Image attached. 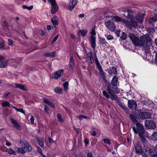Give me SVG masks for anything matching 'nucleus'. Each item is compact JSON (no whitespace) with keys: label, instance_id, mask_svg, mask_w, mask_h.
Masks as SVG:
<instances>
[{"label":"nucleus","instance_id":"nucleus-31","mask_svg":"<svg viewBox=\"0 0 157 157\" xmlns=\"http://www.w3.org/2000/svg\"><path fill=\"white\" fill-rule=\"evenodd\" d=\"M129 117L133 122L136 124L137 122V121L135 117L132 114H131L129 115Z\"/></svg>","mask_w":157,"mask_h":157},{"label":"nucleus","instance_id":"nucleus-9","mask_svg":"<svg viewBox=\"0 0 157 157\" xmlns=\"http://www.w3.org/2000/svg\"><path fill=\"white\" fill-rule=\"evenodd\" d=\"M90 44L92 48L94 50H95L96 47V37L95 36H91L89 40Z\"/></svg>","mask_w":157,"mask_h":157},{"label":"nucleus","instance_id":"nucleus-27","mask_svg":"<svg viewBox=\"0 0 157 157\" xmlns=\"http://www.w3.org/2000/svg\"><path fill=\"white\" fill-rule=\"evenodd\" d=\"M44 101L45 103H46L47 104L49 105L52 107L55 108V106L54 104L51 102L49 101L47 99L44 98Z\"/></svg>","mask_w":157,"mask_h":157},{"label":"nucleus","instance_id":"nucleus-32","mask_svg":"<svg viewBox=\"0 0 157 157\" xmlns=\"http://www.w3.org/2000/svg\"><path fill=\"white\" fill-rule=\"evenodd\" d=\"M145 151L146 152H148L149 154H150L151 155L152 153H155V151L151 148H150L149 147H147L145 148Z\"/></svg>","mask_w":157,"mask_h":157},{"label":"nucleus","instance_id":"nucleus-44","mask_svg":"<svg viewBox=\"0 0 157 157\" xmlns=\"http://www.w3.org/2000/svg\"><path fill=\"white\" fill-rule=\"evenodd\" d=\"M106 38L108 40H111L114 39L113 36L110 35H107L106 36Z\"/></svg>","mask_w":157,"mask_h":157},{"label":"nucleus","instance_id":"nucleus-4","mask_svg":"<svg viewBox=\"0 0 157 157\" xmlns=\"http://www.w3.org/2000/svg\"><path fill=\"white\" fill-rule=\"evenodd\" d=\"M107 89L109 94L111 95H112L113 93L117 94L120 92L117 86L113 84H109L107 87Z\"/></svg>","mask_w":157,"mask_h":157},{"label":"nucleus","instance_id":"nucleus-46","mask_svg":"<svg viewBox=\"0 0 157 157\" xmlns=\"http://www.w3.org/2000/svg\"><path fill=\"white\" fill-rule=\"evenodd\" d=\"M15 109L17 111L19 112L25 114V112L22 109H18L17 107H15Z\"/></svg>","mask_w":157,"mask_h":157},{"label":"nucleus","instance_id":"nucleus-10","mask_svg":"<svg viewBox=\"0 0 157 157\" xmlns=\"http://www.w3.org/2000/svg\"><path fill=\"white\" fill-rule=\"evenodd\" d=\"M127 28L132 29V28H135L137 26V23L134 20L128 21L127 22Z\"/></svg>","mask_w":157,"mask_h":157},{"label":"nucleus","instance_id":"nucleus-22","mask_svg":"<svg viewBox=\"0 0 157 157\" xmlns=\"http://www.w3.org/2000/svg\"><path fill=\"white\" fill-rule=\"evenodd\" d=\"M94 54L95 56V63H96L97 68H98L100 72V71L103 70V69L102 68L101 66L100 63L98 61V60L96 56V54L95 52L94 53Z\"/></svg>","mask_w":157,"mask_h":157},{"label":"nucleus","instance_id":"nucleus-14","mask_svg":"<svg viewBox=\"0 0 157 157\" xmlns=\"http://www.w3.org/2000/svg\"><path fill=\"white\" fill-rule=\"evenodd\" d=\"M22 146L23 148L28 151L31 152L32 151V147L29 144L25 141L22 143Z\"/></svg>","mask_w":157,"mask_h":157},{"label":"nucleus","instance_id":"nucleus-61","mask_svg":"<svg viewBox=\"0 0 157 157\" xmlns=\"http://www.w3.org/2000/svg\"><path fill=\"white\" fill-rule=\"evenodd\" d=\"M48 2L50 3L51 4L56 3L55 0H48Z\"/></svg>","mask_w":157,"mask_h":157},{"label":"nucleus","instance_id":"nucleus-50","mask_svg":"<svg viewBox=\"0 0 157 157\" xmlns=\"http://www.w3.org/2000/svg\"><path fill=\"white\" fill-rule=\"evenodd\" d=\"M4 43L3 41L0 42V49L1 50L3 49L4 48Z\"/></svg>","mask_w":157,"mask_h":157},{"label":"nucleus","instance_id":"nucleus-25","mask_svg":"<svg viewBox=\"0 0 157 157\" xmlns=\"http://www.w3.org/2000/svg\"><path fill=\"white\" fill-rule=\"evenodd\" d=\"M15 87L17 88H19L21 90H26V89L25 87L22 84H20L15 83L14 84Z\"/></svg>","mask_w":157,"mask_h":157},{"label":"nucleus","instance_id":"nucleus-49","mask_svg":"<svg viewBox=\"0 0 157 157\" xmlns=\"http://www.w3.org/2000/svg\"><path fill=\"white\" fill-rule=\"evenodd\" d=\"M57 117L59 121H60L61 122H63V119H62L61 115L59 114H57Z\"/></svg>","mask_w":157,"mask_h":157},{"label":"nucleus","instance_id":"nucleus-3","mask_svg":"<svg viewBox=\"0 0 157 157\" xmlns=\"http://www.w3.org/2000/svg\"><path fill=\"white\" fill-rule=\"evenodd\" d=\"M136 128L133 127L132 130L135 133L138 134L139 136L142 135L145 133L144 127L140 123H137L136 124Z\"/></svg>","mask_w":157,"mask_h":157},{"label":"nucleus","instance_id":"nucleus-18","mask_svg":"<svg viewBox=\"0 0 157 157\" xmlns=\"http://www.w3.org/2000/svg\"><path fill=\"white\" fill-rule=\"evenodd\" d=\"M11 123L14 126L17 130H21V128L18 122L14 119L11 118L10 119Z\"/></svg>","mask_w":157,"mask_h":157},{"label":"nucleus","instance_id":"nucleus-47","mask_svg":"<svg viewBox=\"0 0 157 157\" xmlns=\"http://www.w3.org/2000/svg\"><path fill=\"white\" fill-rule=\"evenodd\" d=\"M157 21L156 17H153L151 18L149 20V22L151 23L153 21L155 22Z\"/></svg>","mask_w":157,"mask_h":157},{"label":"nucleus","instance_id":"nucleus-13","mask_svg":"<svg viewBox=\"0 0 157 157\" xmlns=\"http://www.w3.org/2000/svg\"><path fill=\"white\" fill-rule=\"evenodd\" d=\"M63 72V70L62 69H61L59 70L58 71L53 73L52 74L53 78L55 79H58L59 78L61 77Z\"/></svg>","mask_w":157,"mask_h":157},{"label":"nucleus","instance_id":"nucleus-35","mask_svg":"<svg viewBox=\"0 0 157 157\" xmlns=\"http://www.w3.org/2000/svg\"><path fill=\"white\" fill-rule=\"evenodd\" d=\"M36 140L38 142L39 145L42 147H44V145L43 141L42 139L39 138H36Z\"/></svg>","mask_w":157,"mask_h":157},{"label":"nucleus","instance_id":"nucleus-26","mask_svg":"<svg viewBox=\"0 0 157 157\" xmlns=\"http://www.w3.org/2000/svg\"><path fill=\"white\" fill-rule=\"evenodd\" d=\"M8 62V60H5L4 62L1 61L0 62V68H5L7 67V64Z\"/></svg>","mask_w":157,"mask_h":157},{"label":"nucleus","instance_id":"nucleus-34","mask_svg":"<svg viewBox=\"0 0 157 157\" xmlns=\"http://www.w3.org/2000/svg\"><path fill=\"white\" fill-rule=\"evenodd\" d=\"M87 32V30L86 29L80 30L78 31V33H80L83 36H84Z\"/></svg>","mask_w":157,"mask_h":157},{"label":"nucleus","instance_id":"nucleus-12","mask_svg":"<svg viewBox=\"0 0 157 157\" xmlns=\"http://www.w3.org/2000/svg\"><path fill=\"white\" fill-rule=\"evenodd\" d=\"M77 2L78 0H71L69 3V10L70 11L72 10L76 5Z\"/></svg>","mask_w":157,"mask_h":157},{"label":"nucleus","instance_id":"nucleus-43","mask_svg":"<svg viewBox=\"0 0 157 157\" xmlns=\"http://www.w3.org/2000/svg\"><path fill=\"white\" fill-rule=\"evenodd\" d=\"M119 105L124 110L127 109V107L123 103L120 102L119 103Z\"/></svg>","mask_w":157,"mask_h":157},{"label":"nucleus","instance_id":"nucleus-29","mask_svg":"<svg viewBox=\"0 0 157 157\" xmlns=\"http://www.w3.org/2000/svg\"><path fill=\"white\" fill-rule=\"evenodd\" d=\"M51 21L54 25H58V19L56 17H53L51 19Z\"/></svg>","mask_w":157,"mask_h":157},{"label":"nucleus","instance_id":"nucleus-36","mask_svg":"<svg viewBox=\"0 0 157 157\" xmlns=\"http://www.w3.org/2000/svg\"><path fill=\"white\" fill-rule=\"evenodd\" d=\"M54 90L56 93L59 94H61L62 93V89L59 87H58L54 89Z\"/></svg>","mask_w":157,"mask_h":157},{"label":"nucleus","instance_id":"nucleus-6","mask_svg":"<svg viewBox=\"0 0 157 157\" xmlns=\"http://www.w3.org/2000/svg\"><path fill=\"white\" fill-rule=\"evenodd\" d=\"M105 24L108 29L111 31H114L116 29V25L111 20H109L105 22Z\"/></svg>","mask_w":157,"mask_h":157},{"label":"nucleus","instance_id":"nucleus-56","mask_svg":"<svg viewBox=\"0 0 157 157\" xmlns=\"http://www.w3.org/2000/svg\"><path fill=\"white\" fill-rule=\"evenodd\" d=\"M87 157H94V156L91 152H89L87 154Z\"/></svg>","mask_w":157,"mask_h":157},{"label":"nucleus","instance_id":"nucleus-15","mask_svg":"<svg viewBox=\"0 0 157 157\" xmlns=\"http://www.w3.org/2000/svg\"><path fill=\"white\" fill-rule=\"evenodd\" d=\"M58 9V6L56 3H55L51 4V13L54 14L56 13Z\"/></svg>","mask_w":157,"mask_h":157},{"label":"nucleus","instance_id":"nucleus-52","mask_svg":"<svg viewBox=\"0 0 157 157\" xmlns=\"http://www.w3.org/2000/svg\"><path fill=\"white\" fill-rule=\"evenodd\" d=\"M121 22H123L124 23H125V24L126 27H127V22H128V21L127 20H126L125 19H123V18L122 19L121 18Z\"/></svg>","mask_w":157,"mask_h":157},{"label":"nucleus","instance_id":"nucleus-37","mask_svg":"<svg viewBox=\"0 0 157 157\" xmlns=\"http://www.w3.org/2000/svg\"><path fill=\"white\" fill-rule=\"evenodd\" d=\"M112 20L117 22H121V18L117 16H113L112 17Z\"/></svg>","mask_w":157,"mask_h":157},{"label":"nucleus","instance_id":"nucleus-39","mask_svg":"<svg viewBox=\"0 0 157 157\" xmlns=\"http://www.w3.org/2000/svg\"><path fill=\"white\" fill-rule=\"evenodd\" d=\"M68 82H65L63 84V86L65 91H67L68 90Z\"/></svg>","mask_w":157,"mask_h":157},{"label":"nucleus","instance_id":"nucleus-60","mask_svg":"<svg viewBox=\"0 0 157 157\" xmlns=\"http://www.w3.org/2000/svg\"><path fill=\"white\" fill-rule=\"evenodd\" d=\"M37 150L38 152L41 154L42 153L41 149L39 147H37Z\"/></svg>","mask_w":157,"mask_h":157},{"label":"nucleus","instance_id":"nucleus-45","mask_svg":"<svg viewBox=\"0 0 157 157\" xmlns=\"http://www.w3.org/2000/svg\"><path fill=\"white\" fill-rule=\"evenodd\" d=\"M122 35L121 36V38L122 40H125L127 37L126 34L124 32H122Z\"/></svg>","mask_w":157,"mask_h":157},{"label":"nucleus","instance_id":"nucleus-33","mask_svg":"<svg viewBox=\"0 0 157 157\" xmlns=\"http://www.w3.org/2000/svg\"><path fill=\"white\" fill-rule=\"evenodd\" d=\"M139 136L141 138V141L144 145V146L145 147L144 145L147 144V140H146V139L144 137V135Z\"/></svg>","mask_w":157,"mask_h":157},{"label":"nucleus","instance_id":"nucleus-59","mask_svg":"<svg viewBox=\"0 0 157 157\" xmlns=\"http://www.w3.org/2000/svg\"><path fill=\"white\" fill-rule=\"evenodd\" d=\"M111 95L112 96V97H110V98L112 100H114L117 97V96L115 94H112V95Z\"/></svg>","mask_w":157,"mask_h":157},{"label":"nucleus","instance_id":"nucleus-63","mask_svg":"<svg viewBox=\"0 0 157 157\" xmlns=\"http://www.w3.org/2000/svg\"><path fill=\"white\" fill-rule=\"evenodd\" d=\"M84 117V115H80L78 117V118L80 120H82V118H83Z\"/></svg>","mask_w":157,"mask_h":157},{"label":"nucleus","instance_id":"nucleus-57","mask_svg":"<svg viewBox=\"0 0 157 157\" xmlns=\"http://www.w3.org/2000/svg\"><path fill=\"white\" fill-rule=\"evenodd\" d=\"M8 44L10 46H12L13 44V43L12 40L10 39L8 40Z\"/></svg>","mask_w":157,"mask_h":157},{"label":"nucleus","instance_id":"nucleus-8","mask_svg":"<svg viewBox=\"0 0 157 157\" xmlns=\"http://www.w3.org/2000/svg\"><path fill=\"white\" fill-rule=\"evenodd\" d=\"M145 13H142L141 12L138 13L135 17V19L139 23H142L144 20Z\"/></svg>","mask_w":157,"mask_h":157},{"label":"nucleus","instance_id":"nucleus-23","mask_svg":"<svg viewBox=\"0 0 157 157\" xmlns=\"http://www.w3.org/2000/svg\"><path fill=\"white\" fill-rule=\"evenodd\" d=\"M56 53V52L55 51L51 52L44 53V56L50 57H53L55 56Z\"/></svg>","mask_w":157,"mask_h":157},{"label":"nucleus","instance_id":"nucleus-54","mask_svg":"<svg viewBox=\"0 0 157 157\" xmlns=\"http://www.w3.org/2000/svg\"><path fill=\"white\" fill-rule=\"evenodd\" d=\"M34 117L32 115H31L30 120L31 123L32 124H34Z\"/></svg>","mask_w":157,"mask_h":157},{"label":"nucleus","instance_id":"nucleus-62","mask_svg":"<svg viewBox=\"0 0 157 157\" xmlns=\"http://www.w3.org/2000/svg\"><path fill=\"white\" fill-rule=\"evenodd\" d=\"M120 32L121 31L120 30H115V33L117 34L118 36H119Z\"/></svg>","mask_w":157,"mask_h":157},{"label":"nucleus","instance_id":"nucleus-1","mask_svg":"<svg viewBox=\"0 0 157 157\" xmlns=\"http://www.w3.org/2000/svg\"><path fill=\"white\" fill-rule=\"evenodd\" d=\"M128 36L135 45L143 46L144 49L146 50L149 49L152 40L149 35L140 36V40L133 33H129Z\"/></svg>","mask_w":157,"mask_h":157},{"label":"nucleus","instance_id":"nucleus-17","mask_svg":"<svg viewBox=\"0 0 157 157\" xmlns=\"http://www.w3.org/2000/svg\"><path fill=\"white\" fill-rule=\"evenodd\" d=\"M135 147L136 154H142L143 151L142 147L140 144H136L135 145Z\"/></svg>","mask_w":157,"mask_h":157},{"label":"nucleus","instance_id":"nucleus-2","mask_svg":"<svg viewBox=\"0 0 157 157\" xmlns=\"http://www.w3.org/2000/svg\"><path fill=\"white\" fill-rule=\"evenodd\" d=\"M135 115L137 119L142 120L150 119L151 116V113L148 112H142L138 109L135 110Z\"/></svg>","mask_w":157,"mask_h":157},{"label":"nucleus","instance_id":"nucleus-20","mask_svg":"<svg viewBox=\"0 0 157 157\" xmlns=\"http://www.w3.org/2000/svg\"><path fill=\"white\" fill-rule=\"evenodd\" d=\"M99 44L100 45L103 47H106L109 45V44L107 42L105 38H99Z\"/></svg>","mask_w":157,"mask_h":157},{"label":"nucleus","instance_id":"nucleus-28","mask_svg":"<svg viewBox=\"0 0 157 157\" xmlns=\"http://www.w3.org/2000/svg\"><path fill=\"white\" fill-rule=\"evenodd\" d=\"M118 78L117 77H116V76H114V77L113 78L112 80L111 83L110 84H113L117 86V85L118 83Z\"/></svg>","mask_w":157,"mask_h":157},{"label":"nucleus","instance_id":"nucleus-38","mask_svg":"<svg viewBox=\"0 0 157 157\" xmlns=\"http://www.w3.org/2000/svg\"><path fill=\"white\" fill-rule=\"evenodd\" d=\"M6 152H7L8 154L11 155H16V152H15L11 148H9V149L6 150Z\"/></svg>","mask_w":157,"mask_h":157},{"label":"nucleus","instance_id":"nucleus-53","mask_svg":"<svg viewBox=\"0 0 157 157\" xmlns=\"http://www.w3.org/2000/svg\"><path fill=\"white\" fill-rule=\"evenodd\" d=\"M44 110L47 114H48L49 113V108L46 105H44Z\"/></svg>","mask_w":157,"mask_h":157},{"label":"nucleus","instance_id":"nucleus-5","mask_svg":"<svg viewBox=\"0 0 157 157\" xmlns=\"http://www.w3.org/2000/svg\"><path fill=\"white\" fill-rule=\"evenodd\" d=\"M145 126L148 129H154L156 128L155 122L151 120H147L145 121Z\"/></svg>","mask_w":157,"mask_h":157},{"label":"nucleus","instance_id":"nucleus-42","mask_svg":"<svg viewBox=\"0 0 157 157\" xmlns=\"http://www.w3.org/2000/svg\"><path fill=\"white\" fill-rule=\"evenodd\" d=\"M147 29L148 31V32H149L150 34L151 33H153L155 31V30L153 28H151L150 27H148L147 28Z\"/></svg>","mask_w":157,"mask_h":157},{"label":"nucleus","instance_id":"nucleus-55","mask_svg":"<svg viewBox=\"0 0 157 157\" xmlns=\"http://www.w3.org/2000/svg\"><path fill=\"white\" fill-rule=\"evenodd\" d=\"M58 35H57L56 36H55L53 40H52V44H53L57 40V39H58Z\"/></svg>","mask_w":157,"mask_h":157},{"label":"nucleus","instance_id":"nucleus-40","mask_svg":"<svg viewBox=\"0 0 157 157\" xmlns=\"http://www.w3.org/2000/svg\"><path fill=\"white\" fill-rule=\"evenodd\" d=\"M22 8L23 9H27L29 10H32L33 8V6H28L26 5H23L22 6Z\"/></svg>","mask_w":157,"mask_h":157},{"label":"nucleus","instance_id":"nucleus-41","mask_svg":"<svg viewBox=\"0 0 157 157\" xmlns=\"http://www.w3.org/2000/svg\"><path fill=\"white\" fill-rule=\"evenodd\" d=\"M1 105L3 107H6L10 106V103L8 101H7L2 102V103Z\"/></svg>","mask_w":157,"mask_h":157},{"label":"nucleus","instance_id":"nucleus-24","mask_svg":"<svg viewBox=\"0 0 157 157\" xmlns=\"http://www.w3.org/2000/svg\"><path fill=\"white\" fill-rule=\"evenodd\" d=\"M99 74L103 79L105 82H107V81L106 79L107 76H106L103 70L99 72Z\"/></svg>","mask_w":157,"mask_h":157},{"label":"nucleus","instance_id":"nucleus-7","mask_svg":"<svg viewBox=\"0 0 157 157\" xmlns=\"http://www.w3.org/2000/svg\"><path fill=\"white\" fill-rule=\"evenodd\" d=\"M128 107L132 110L136 109L137 107V104L133 100H128Z\"/></svg>","mask_w":157,"mask_h":157},{"label":"nucleus","instance_id":"nucleus-16","mask_svg":"<svg viewBox=\"0 0 157 157\" xmlns=\"http://www.w3.org/2000/svg\"><path fill=\"white\" fill-rule=\"evenodd\" d=\"M124 13L123 14V15L128 18L131 19L134 18V16L130 10H128L126 11H124Z\"/></svg>","mask_w":157,"mask_h":157},{"label":"nucleus","instance_id":"nucleus-21","mask_svg":"<svg viewBox=\"0 0 157 157\" xmlns=\"http://www.w3.org/2000/svg\"><path fill=\"white\" fill-rule=\"evenodd\" d=\"M74 66L75 63L73 56H71L69 62V66L70 69L71 70H72Z\"/></svg>","mask_w":157,"mask_h":157},{"label":"nucleus","instance_id":"nucleus-48","mask_svg":"<svg viewBox=\"0 0 157 157\" xmlns=\"http://www.w3.org/2000/svg\"><path fill=\"white\" fill-rule=\"evenodd\" d=\"M102 93H103V95L107 98H109V94L105 91V90L103 91L102 92Z\"/></svg>","mask_w":157,"mask_h":157},{"label":"nucleus","instance_id":"nucleus-19","mask_svg":"<svg viewBox=\"0 0 157 157\" xmlns=\"http://www.w3.org/2000/svg\"><path fill=\"white\" fill-rule=\"evenodd\" d=\"M108 73L110 75L113 74L116 75L117 73V69L115 67H111L109 69Z\"/></svg>","mask_w":157,"mask_h":157},{"label":"nucleus","instance_id":"nucleus-64","mask_svg":"<svg viewBox=\"0 0 157 157\" xmlns=\"http://www.w3.org/2000/svg\"><path fill=\"white\" fill-rule=\"evenodd\" d=\"M151 157H157V153H152L151 155Z\"/></svg>","mask_w":157,"mask_h":157},{"label":"nucleus","instance_id":"nucleus-58","mask_svg":"<svg viewBox=\"0 0 157 157\" xmlns=\"http://www.w3.org/2000/svg\"><path fill=\"white\" fill-rule=\"evenodd\" d=\"M91 36H95L96 35V32H95V31H94V29H93V30L91 31Z\"/></svg>","mask_w":157,"mask_h":157},{"label":"nucleus","instance_id":"nucleus-30","mask_svg":"<svg viewBox=\"0 0 157 157\" xmlns=\"http://www.w3.org/2000/svg\"><path fill=\"white\" fill-rule=\"evenodd\" d=\"M15 150L18 153L21 154H24L25 153V151L22 148L16 147Z\"/></svg>","mask_w":157,"mask_h":157},{"label":"nucleus","instance_id":"nucleus-11","mask_svg":"<svg viewBox=\"0 0 157 157\" xmlns=\"http://www.w3.org/2000/svg\"><path fill=\"white\" fill-rule=\"evenodd\" d=\"M93 53L90 52L87 53L86 61L88 63H92L94 62V60L93 57Z\"/></svg>","mask_w":157,"mask_h":157},{"label":"nucleus","instance_id":"nucleus-51","mask_svg":"<svg viewBox=\"0 0 157 157\" xmlns=\"http://www.w3.org/2000/svg\"><path fill=\"white\" fill-rule=\"evenodd\" d=\"M104 142L109 145L110 144V142L108 139H104L103 140Z\"/></svg>","mask_w":157,"mask_h":157}]
</instances>
